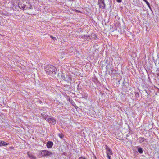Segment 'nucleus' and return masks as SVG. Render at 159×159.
I'll return each instance as SVG.
<instances>
[{"label":"nucleus","instance_id":"obj_1","mask_svg":"<svg viewBox=\"0 0 159 159\" xmlns=\"http://www.w3.org/2000/svg\"><path fill=\"white\" fill-rule=\"evenodd\" d=\"M44 70L47 74L50 75H54L56 73V68L52 65H48L45 66Z\"/></svg>","mask_w":159,"mask_h":159},{"label":"nucleus","instance_id":"obj_2","mask_svg":"<svg viewBox=\"0 0 159 159\" xmlns=\"http://www.w3.org/2000/svg\"><path fill=\"white\" fill-rule=\"evenodd\" d=\"M18 6L20 8L23 10L32 9L33 7L30 2H26V4H22L21 2L18 3Z\"/></svg>","mask_w":159,"mask_h":159},{"label":"nucleus","instance_id":"obj_3","mask_svg":"<svg viewBox=\"0 0 159 159\" xmlns=\"http://www.w3.org/2000/svg\"><path fill=\"white\" fill-rule=\"evenodd\" d=\"M61 79L67 82H69L71 80V78L69 76H66V77L65 74L63 73L61 75Z\"/></svg>","mask_w":159,"mask_h":159},{"label":"nucleus","instance_id":"obj_4","mask_svg":"<svg viewBox=\"0 0 159 159\" xmlns=\"http://www.w3.org/2000/svg\"><path fill=\"white\" fill-rule=\"evenodd\" d=\"M41 154L43 156H50L52 153L47 150H43L41 151Z\"/></svg>","mask_w":159,"mask_h":159},{"label":"nucleus","instance_id":"obj_5","mask_svg":"<svg viewBox=\"0 0 159 159\" xmlns=\"http://www.w3.org/2000/svg\"><path fill=\"white\" fill-rule=\"evenodd\" d=\"M98 4L99 5V7L102 9H104L105 7L104 0H98Z\"/></svg>","mask_w":159,"mask_h":159},{"label":"nucleus","instance_id":"obj_6","mask_svg":"<svg viewBox=\"0 0 159 159\" xmlns=\"http://www.w3.org/2000/svg\"><path fill=\"white\" fill-rule=\"evenodd\" d=\"M106 153L107 155V157H110V155H112L113 154L112 151L109 149L108 146L106 147Z\"/></svg>","mask_w":159,"mask_h":159},{"label":"nucleus","instance_id":"obj_7","mask_svg":"<svg viewBox=\"0 0 159 159\" xmlns=\"http://www.w3.org/2000/svg\"><path fill=\"white\" fill-rule=\"evenodd\" d=\"M47 121L53 124H55L56 123V120L52 117H48L47 119Z\"/></svg>","mask_w":159,"mask_h":159},{"label":"nucleus","instance_id":"obj_8","mask_svg":"<svg viewBox=\"0 0 159 159\" xmlns=\"http://www.w3.org/2000/svg\"><path fill=\"white\" fill-rule=\"evenodd\" d=\"M139 140L140 143H142L143 142H148V139L140 137L139 138Z\"/></svg>","mask_w":159,"mask_h":159},{"label":"nucleus","instance_id":"obj_9","mask_svg":"<svg viewBox=\"0 0 159 159\" xmlns=\"http://www.w3.org/2000/svg\"><path fill=\"white\" fill-rule=\"evenodd\" d=\"M53 145V143L52 142L49 141L47 142V146L48 148H51Z\"/></svg>","mask_w":159,"mask_h":159},{"label":"nucleus","instance_id":"obj_10","mask_svg":"<svg viewBox=\"0 0 159 159\" xmlns=\"http://www.w3.org/2000/svg\"><path fill=\"white\" fill-rule=\"evenodd\" d=\"M90 35H84V40L89 41L91 39Z\"/></svg>","mask_w":159,"mask_h":159},{"label":"nucleus","instance_id":"obj_11","mask_svg":"<svg viewBox=\"0 0 159 159\" xmlns=\"http://www.w3.org/2000/svg\"><path fill=\"white\" fill-rule=\"evenodd\" d=\"M8 144L2 140H0V146H5Z\"/></svg>","mask_w":159,"mask_h":159},{"label":"nucleus","instance_id":"obj_12","mask_svg":"<svg viewBox=\"0 0 159 159\" xmlns=\"http://www.w3.org/2000/svg\"><path fill=\"white\" fill-rule=\"evenodd\" d=\"M91 39H97V36L96 34H92L91 35Z\"/></svg>","mask_w":159,"mask_h":159},{"label":"nucleus","instance_id":"obj_13","mask_svg":"<svg viewBox=\"0 0 159 159\" xmlns=\"http://www.w3.org/2000/svg\"><path fill=\"white\" fill-rule=\"evenodd\" d=\"M138 152L140 154H142L143 152V149L141 147H137Z\"/></svg>","mask_w":159,"mask_h":159},{"label":"nucleus","instance_id":"obj_14","mask_svg":"<svg viewBox=\"0 0 159 159\" xmlns=\"http://www.w3.org/2000/svg\"><path fill=\"white\" fill-rule=\"evenodd\" d=\"M41 117L45 119L47 121V119L48 118V116H47L46 115L44 114H41Z\"/></svg>","mask_w":159,"mask_h":159},{"label":"nucleus","instance_id":"obj_15","mask_svg":"<svg viewBox=\"0 0 159 159\" xmlns=\"http://www.w3.org/2000/svg\"><path fill=\"white\" fill-rule=\"evenodd\" d=\"M28 155L31 158H34V156L30 152H28Z\"/></svg>","mask_w":159,"mask_h":159},{"label":"nucleus","instance_id":"obj_16","mask_svg":"<svg viewBox=\"0 0 159 159\" xmlns=\"http://www.w3.org/2000/svg\"><path fill=\"white\" fill-rule=\"evenodd\" d=\"M58 135L59 137L60 138H61V139H62L64 136L63 134H58Z\"/></svg>","mask_w":159,"mask_h":159},{"label":"nucleus","instance_id":"obj_17","mask_svg":"<svg viewBox=\"0 0 159 159\" xmlns=\"http://www.w3.org/2000/svg\"><path fill=\"white\" fill-rule=\"evenodd\" d=\"M145 3H146V4H147V5L148 6V7L150 8L151 9V7H150V4H149V3L147 1H146V2H145Z\"/></svg>","mask_w":159,"mask_h":159},{"label":"nucleus","instance_id":"obj_18","mask_svg":"<svg viewBox=\"0 0 159 159\" xmlns=\"http://www.w3.org/2000/svg\"><path fill=\"white\" fill-rule=\"evenodd\" d=\"M50 37L54 40H55L56 39V38L52 36H51Z\"/></svg>","mask_w":159,"mask_h":159},{"label":"nucleus","instance_id":"obj_19","mask_svg":"<svg viewBox=\"0 0 159 159\" xmlns=\"http://www.w3.org/2000/svg\"><path fill=\"white\" fill-rule=\"evenodd\" d=\"M79 159H86V158L83 157H79Z\"/></svg>","mask_w":159,"mask_h":159},{"label":"nucleus","instance_id":"obj_20","mask_svg":"<svg viewBox=\"0 0 159 159\" xmlns=\"http://www.w3.org/2000/svg\"><path fill=\"white\" fill-rule=\"evenodd\" d=\"M116 0L118 2H119V3H120L122 1V0Z\"/></svg>","mask_w":159,"mask_h":159},{"label":"nucleus","instance_id":"obj_21","mask_svg":"<svg viewBox=\"0 0 159 159\" xmlns=\"http://www.w3.org/2000/svg\"><path fill=\"white\" fill-rule=\"evenodd\" d=\"M129 136V134H127V136L128 137Z\"/></svg>","mask_w":159,"mask_h":159},{"label":"nucleus","instance_id":"obj_22","mask_svg":"<svg viewBox=\"0 0 159 159\" xmlns=\"http://www.w3.org/2000/svg\"><path fill=\"white\" fill-rule=\"evenodd\" d=\"M108 159H111V157H107Z\"/></svg>","mask_w":159,"mask_h":159},{"label":"nucleus","instance_id":"obj_23","mask_svg":"<svg viewBox=\"0 0 159 159\" xmlns=\"http://www.w3.org/2000/svg\"><path fill=\"white\" fill-rule=\"evenodd\" d=\"M136 95H138L139 94H138V93H136Z\"/></svg>","mask_w":159,"mask_h":159},{"label":"nucleus","instance_id":"obj_24","mask_svg":"<svg viewBox=\"0 0 159 159\" xmlns=\"http://www.w3.org/2000/svg\"><path fill=\"white\" fill-rule=\"evenodd\" d=\"M136 95H138L139 94H138V93H136Z\"/></svg>","mask_w":159,"mask_h":159},{"label":"nucleus","instance_id":"obj_25","mask_svg":"<svg viewBox=\"0 0 159 159\" xmlns=\"http://www.w3.org/2000/svg\"><path fill=\"white\" fill-rule=\"evenodd\" d=\"M143 0L145 2L147 1V0Z\"/></svg>","mask_w":159,"mask_h":159},{"label":"nucleus","instance_id":"obj_26","mask_svg":"<svg viewBox=\"0 0 159 159\" xmlns=\"http://www.w3.org/2000/svg\"><path fill=\"white\" fill-rule=\"evenodd\" d=\"M111 73H112V70H111Z\"/></svg>","mask_w":159,"mask_h":159}]
</instances>
